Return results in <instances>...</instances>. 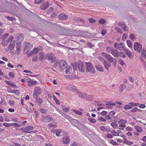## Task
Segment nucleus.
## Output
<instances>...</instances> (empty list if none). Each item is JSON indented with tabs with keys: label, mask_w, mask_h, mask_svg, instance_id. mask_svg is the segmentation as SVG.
Instances as JSON below:
<instances>
[{
	"label": "nucleus",
	"mask_w": 146,
	"mask_h": 146,
	"mask_svg": "<svg viewBox=\"0 0 146 146\" xmlns=\"http://www.w3.org/2000/svg\"><path fill=\"white\" fill-rule=\"evenodd\" d=\"M118 49L119 50H124L126 48L123 43L121 42L119 44Z\"/></svg>",
	"instance_id": "16"
},
{
	"label": "nucleus",
	"mask_w": 146,
	"mask_h": 146,
	"mask_svg": "<svg viewBox=\"0 0 146 146\" xmlns=\"http://www.w3.org/2000/svg\"><path fill=\"white\" fill-rule=\"evenodd\" d=\"M11 125H13L15 127H19L20 126V125L18 123H11Z\"/></svg>",
	"instance_id": "53"
},
{
	"label": "nucleus",
	"mask_w": 146,
	"mask_h": 146,
	"mask_svg": "<svg viewBox=\"0 0 146 146\" xmlns=\"http://www.w3.org/2000/svg\"><path fill=\"white\" fill-rule=\"evenodd\" d=\"M58 66L61 71L67 67L66 62L64 60H60L59 61Z\"/></svg>",
	"instance_id": "4"
},
{
	"label": "nucleus",
	"mask_w": 146,
	"mask_h": 146,
	"mask_svg": "<svg viewBox=\"0 0 146 146\" xmlns=\"http://www.w3.org/2000/svg\"><path fill=\"white\" fill-rule=\"evenodd\" d=\"M110 143L111 144L113 145H118L119 144L116 142L114 141L113 140H111L110 141Z\"/></svg>",
	"instance_id": "41"
},
{
	"label": "nucleus",
	"mask_w": 146,
	"mask_h": 146,
	"mask_svg": "<svg viewBox=\"0 0 146 146\" xmlns=\"http://www.w3.org/2000/svg\"><path fill=\"white\" fill-rule=\"evenodd\" d=\"M30 43L29 42L27 43L24 48V49H27L28 48L29 49L30 47Z\"/></svg>",
	"instance_id": "45"
},
{
	"label": "nucleus",
	"mask_w": 146,
	"mask_h": 146,
	"mask_svg": "<svg viewBox=\"0 0 146 146\" xmlns=\"http://www.w3.org/2000/svg\"><path fill=\"white\" fill-rule=\"evenodd\" d=\"M115 113L113 111H112L108 113V114L111 117L114 115L115 114Z\"/></svg>",
	"instance_id": "49"
},
{
	"label": "nucleus",
	"mask_w": 146,
	"mask_h": 146,
	"mask_svg": "<svg viewBox=\"0 0 146 146\" xmlns=\"http://www.w3.org/2000/svg\"><path fill=\"white\" fill-rule=\"evenodd\" d=\"M127 45L128 47L130 48L131 49H132L133 46H132V44L131 43V41L129 40H127Z\"/></svg>",
	"instance_id": "24"
},
{
	"label": "nucleus",
	"mask_w": 146,
	"mask_h": 146,
	"mask_svg": "<svg viewBox=\"0 0 146 146\" xmlns=\"http://www.w3.org/2000/svg\"><path fill=\"white\" fill-rule=\"evenodd\" d=\"M21 42H19L17 41V43H16V48H20L21 46V44L20 43Z\"/></svg>",
	"instance_id": "61"
},
{
	"label": "nucleus",
	"mask_w": 146,
	"mask_h": 146,
	"mask_svg": "<svg viewBox=\"0 0 146 146\" xmlns=\"http://www.w3.org/2000/svg\"><path fill=\"white\" fill-rule=\"evenodd\" d=\"M133 107L132 106L128 105H125L124 106L125 109L126 110L131 109Z\"/></svg>",
	"instance_id": "27"
},
{
	"label": "nucleus",
	"mask_w": 146,
	"mask_h": 146,
	"mask_svg": "<svg viewBox=\"0 0 146 146\" xmlns=\"http://www.w3.org/2000/svg\"><path fill=\"white\" fill-rule=\"evenodd\" d=\"M44 0H35V3L37 4H40L44 2Z\"/></svg>",
	"instance_id": "29"
},
{
	"label": "nucleus",
	"mask_w": 146,
	"mask_h": 146,
	"mask_svg": "<svg viewBox=\"0 0 146 146\" xmlns=\"http://www.w3.org/2000/svg\"><path fill=\"white\" fill-rule=\"evenodd\" d=\"M118 25L123 28L126 25L124 24L123 22H121L118 23Z\"/></svg>",
	"instance_id": "42"
},
{
	"label": "nucleus",
	"mask_w": 146,
	"mask_h": 146,
	"mask_svg": "<svg viewBox=\"0 0 146 146\" xmlns=\"http://www.w3.org/2000/svg\"><path fill=\"white\" fill-rule=\"evenodd\" d=\"M118 62L121 66H123L124 64V62H123V60L120 58L118 60Z\"/></svg>",
	"instance_id": "47"
},
{
	"label": "nucleus",
	"mask_w": 146,
	"mask_h": 146,
	"mask_svg": "<svg viewBox=\"0 0 146 146\" xmlns=\"http://www.w3.org/2000/svg\"><path fill=\"white\" fill-rule=\"evenodd\" d=\"M58 17L60 19L62 20H65L67 19L68 18V16L63 13H62L59 15Z\"/></svg>",
	"instance_id": "14"
},
{
	"label": "nucleus",
	"mask_w": 146,
	"mask_h": 146,
	"mask_svg": "<svg viewBox=\"0 0 146 146\" xmlns=\"http://www.w3.org/2000/svg\"><path fill=\"white\" fill-rule=\"evenodd\" d=\"M113 136L110 133H108L107 135V137L108 138H112Z\"/></svg>",
	"instance_id": "63"
},
{
	"label": "nucleus",
	"mask_w": 146,
	"mask_h": 146,
	"mask_svg": "<svg viewBox=\"0 0 146 146\" xmlns=\"http://www.w3.org/2000/svg\"><path fill=\"white\" fill-rule=\"evenodd\" d=\"M123 143L129 145H131L133 144V143L130 141H127V140L126 141H123Z\"/></svg>",
	"instance_id": "33"
},
{
	"label": "nucleus",
	"mask_w": 146,
	"mask_h": 146,
	"mask_svg": "<svg viewBox=\"0 0 146 146\" xmlns=\"http://www.w3.org/2000/svg\"><path fill=\"white\" fill-rule=\"evenodd\" d=\"M11 120L14 121L15 122H19V121H18V120H19V119L18 118H11Z\"/></svg>",
	"instance_id": "59"
},
{
	"label": "nucleus",
	"mask_w": 146,
	"mask_h": 146,
	"mask_svg": "<svg viewBox=\"0 0 146 146\" xmlns=\"http://www.w3.org/2000/svg\"><path fill=\"white\" fill-rule=\"evenodd\" d=\"M17 39H18V41L21 42L23 41L24 39L23 35L22 34H20L18 36L16 37Z\"/></svg>",
	"instance_id": "17"
},
{
	"label": "nucleus",
	"mask_w": 146,
	"mask_h": 146,
	"mask_svg": "<svg viewBox=\"0 0 146 146\" xmlns=\"http://www.w3.org/2000/svg\"><path fill=\"white\" fill-rule=\"evenodd\" d=\"M110 120L112 122L114 121L115 123H116L117 121V117H113L111 118Z\"/></svg>",
	"instance_id": "35"
},
{
	"label": "nucleus",
	"mask_w": 146,
	"mask_h": 146,
	"mask_svg": "<svg viewBox=\"0 0 146 146\" xmlns=\"http://www.w3.org/2000/svg\"><path fill=\"white\" fill-rule=\"evenodd\" d=\"M62 141L64 144H68L70 141V139L69 137L65 136L62 138Z\"/></svg>",
	"instance_id": "11"
},
{
	"label": "nucleus",
	"mask_w": 146,
	"mask_h": 146,
	"mask_svg": "<svg viewBox=\"0 0 146 146\" xmlns=\"http://www.w3.org/2000/svg\"><path fill=\"white\" fill-rule=\"evenodd\" d=\"M62 110H63L64 112H68L70 110L68 108H62Z\"/></svg>",
	"instance_id": "57"
},
{
	"label": "nucleus",
	"mask_w": 146,
	"mask_h": 146,
	"mask_svg": "<svg viewBox=\"0 0 146 146\" xmlns=\"http://www.w3.org/2000/svg\"><path fill=\"white\" fill-rule=\"evenodd\" d=\"M106 22V20L103 19H100L98 21V23L100 24H104Z\"/></svg>",
	"instance_id": "28"
},
{
	"label": "nucleus",
	"mask_w": 146,
	"mask_h": 146,
	"mask_svg": "<svg viewBox=\"0 0 146 146\" xmlns=\"http://www.w3.org/2000/svg\"><path fill=\"white\" fill-rule=\"evenodd\" d=\"M134 48L135 50L140 52L142 49L141 45L138 42H135L134 44Z\"/></svg>",
	"instance_id": "7"
},
{
	"label": "nucleus",
	"mask_w": 146,
	"mask_h": 146,
	"mask_svg": "<svg viewBox=\"0 0 146 146\" xmlns=\"http://www.w3.org/2000/svg\"><path fill=\"white\" fill-rule=\"evenodd\" d=\"M111 125L113 127V128H114V127H117L118 125L117 123H113L112 122L111 123H110Z\"/></svg>",
	"instance_id": "50"
},
{
	"label": "nucleus",
	"mask_w": 146,
	"mask_h": 146,
	"mask_svg": "<svg viewBox=\"0 0 146 146\" xmlns=\"http://www.w3.org/2000/svg\"><path fill=\"white\" fill-rule=\"evenodd\" d=\"M40 110L41 112L43 113H46L47 112L46 110L44 108H41Z\"/></svg>",
	"instance_id": "48"
},
{
	"label": "nucleus",
	"mask_w": 146,
	"mask_h": 146,
	"mask_svg": "<svg viewBox=\"0 0 146 146\" xmlns=\"http://www.w3.org/2000/svg\"><path fill=\"white\" fill-rule=\"evenodd\" d=\"M88 120L91 123H94L96 122V120L95 119L93 118L92 117L88 118Z\"/></svg>",
	"instance_id": "25"
},
{
	"label": "nucleus",
	"mask_w": 146,
	"mask_h": 146,
	"mask_svg": "<svg viewBox=\"0 0 146 146\" xmlns=\"http://www.w3.org/2000/svg\"><path fill=\"white\" fill-rule=\"evenodd\" d=\"M134 128L136 130L137 132L141 133L143 131V129L139 126H135L134 127Z\"/></svg>",
	"instance_id": "21"
},
{
	"label": "nucleus",
	"mask_w": 146,
	"mask_h": 146,
	"mask_svg": "<svg viewBox=\"0 0 146 146\" xmlns=\"http://www.w3.org/2000/svg\"><path fill=\"white\" fill-rule=\"evenodd\" d=\"M40 94H39L37 92H36L35 91H34L33 94V97L34 98H35L36 99L38 97L39 95Z\"/></svg>",
	"instance_id": "40"
},
{
	"label": "nucleus",
	"mask_w": 146,
	"mask_h": 146,
	"mask_svg": "<svg viewBox=\"0 0 146 146\" xmlns=\"http://www.w3.org/2000/svg\"><path fill=\"white\" fill-rule=\"evenodd\" d=\"M104 65V66L105 69L107 70H108L109 68L111 66V64L110 62H107L106 60L104 61L103 63Z\"/></svg>",
	"instance_id": "13"
},
{
	"label": "nucleus",
	"mask_w": 146,
	"mask_h": 146,
	"mask_svg": "<svg viewBox=\"0 0 146 146\" xmlns=\"http://www.w3.org/2000/svg\"><path fill=\"white\" fill-rule=\"evenodd\" d=\"M20 131H22V133H31L32 131L29 130L28 126L20 128Z\"/></svg>",
	"instance_id": "9"
},
{
	"label": "nucleus",
	"mask_w": 146,
	"mask_h": 146,
	"mask_svg": "<svg viewBox=\"0 0 146 146\" xmlns=\"http://www.w3.org/2000/svg\"><path fill=\"white\" fill-rule=\"evenodd\" d=\"M45 118L47 119L46 121L48 122L52 121L53 120V118L51 117H50L48 115H46L45 117Z\"/></svg>",
	"instance_id": "39"
},
{
	"label": "nucleus",
	"mask_w": 146,
	"mask_h": 146,
	"mask_svg": "<svg viewBox=\"0 0 146 146\" xmlns=\"http://www.w3.org/2000/svg\"><path fill=\"white\" fill-rule=\"evenodd\" d=\"M66 69L65 72L66 74H70L72 71V68L71 66H67V67L65 68Z\"/></svg>",
	"instance_id": "15"
},
{
	"label": "nucleus",
	"mask_w": 146,
	"mask_h": 146,
	"mask_svg": "<svg viewBox=\"0 0 146 146\" xmlns=\"http://www.w3.org/2000/svg\"><path fill=\"white\" fill-rule=\"evenodd\" d=\"M39 55H40V57H39V59L40 61L43 60L44 58V54L42 53H40L39 54Z\"/></svg>",
	"instance_id": "32"
},
{
	"label": "nucleus",
	"mask_w": 146,
	"mask_h": 146,
	"mask_svg": "<svg viewBox=\"0 0 146 146\" xmlns=\"http://www.w3.org/2000/svg\"><path fill=\"white\" fill-rule=\"evenodd\" d=\"M15 41L14 40H12L10 42V43L8 46V47L9 49H10V50H13L15 47Z\"/></svg>",
	"instance_id": "12"
},
{
	"label": "nucleus",
	"mask_w": 146,
	"mask_h": 146,
	"mask_svg": "<svg viewBox=\"0 0 146 146\" xmlns=\"http://www.w3.org/2000/svg\"><path fill=\"white\" fill-rule=\"evenodd\" d=\"M124 51H125L126 53L129 58H131L132 57V54L129 50L127 49H125Z\"/></svg>",
	"instance_id": "20"
},
{
	"label": "nucleus",
	"mask_w": 146,
	"mask_h": 146,
	"mask_svg": "<svg viewBox=\"0 0 146 146\" xmlns=\"http://www.w3.org/2000/svg\"><path fill=\"white\" fill-rule=\"evenodd\" d=\"M7 92L9 93H15L16 95H19L20 93V91L18 90H9L7 91Z\"/></svg>",
	"instance_id": "18"
},
{
	"label": "nucleus",
	"mask_w": 146,
	"mask_h": 146,
	"mask_svg": "<svg viewBox=\"0 0 146 146\" xmlns=\"http://www.w3.org/2000/svg\"><path fill=\"white\" fill-rule=\"evenodd\" d=\"M141 56L142 57L144 58L146 57V51L145 50H143L142 51V53Z\"/></svg>",
	"instance_id": "54"
},
{
	"label": "nucleus",
	"mask_w": 146,
	"mask_h": 146,
	"mask_svg": "<svg viewBox=\"0 0 146 146\" xmlns=\"http://www.w3.org/2000/svg\"><path fill=\"white\" fill-rule=\"evenodd\" d=\"M5 82L7 84L10 85V86L14 88H17V86L14 84L12 83L11 82L7 80L5 81Z\"/></svg>",
	"instance_id": "19"
},
{
	"label": "nucleus",
	"mask_w": 146,
	"mask_h": 146,
	"mask_svg": "<svg viewBox=\"0 0 146 146\" xmlns=\"http://www.w3.org/2000/svg\"><path fill=\"white\" fill-rule=\"evenodd\" d=\"M38 48H34L32 52H33V54H37L38 52Z\"/></svg>",
	"instance_id": "36"
},
{
	"label": "nucleus",
	"mask_w": 146,
	"mask_h": 146,
	"mask_svg": "<svg viewBox=\"0 0 146 146\" xmlns=\"http://www.w3.org/2000/svg\"><path fill=\"white\" fill-rule=\"evenodd\" d=\"M101 54L103 56L105 57L108 61L112 63L114 66H116V62L117 61L116 59L114 58L111 55L108 54L104 52H102Z\"/></svg>",
	"instance_id": "2"
},
{
	"label": "nucleus",
	"mask_w": 146,
	"mask_h": 146,
	"mask_svg": "<svg viewBox=\"0 0 146 146\" xmlns=\"http://www.w3.org/2000/svg\"><path fill=\"white\" fill-rule=\"evenodd\" d=\"M46 59H47L51 63H52L56 60V57L53 54L50 53L47 54L45 56Z\"/></svg>",
	"instance_id": "5"
},
{
	"label": "nucleus",
	"mask_w": 146,
	"mask_h": 146,
	"mask_svg": "<svg viewBox=\"0 0 146 146\" xmlns=\"http://www.w3.org/2000/svg\"><path fill=\"white\" fill-rule=\"evenodd\" d=\"M8 75L12 79H13L15 77V74L13 72H9Z\"/></svg>",
	"instance_id": "31"
},
{
	"label": "nucleus",
	"mask_w": 146,
	"mask_h": 146,
	"mask_svg": "<svg viewBox=\"0 0 146 146\" xmlns=\"http://www.w3.org/2000/svg\"><path fill=\"white\" fill-rule=\"evenodd\" d=\"M42 100L40 98H37L36 99V102L38 103L39 105L41 104L42 102Z\"/></svg>",
	"instance_id": "30"
},
{
	"label": "nucleus",
	"mask_w": 146,
	"mask_h": 146,
	"mask_svg": "<svg viewBox=\"0 0 146 146\" xmlns=\"http://www.w3.org/2000/svg\"><path fill=\"white\" fill-rule=\"evenodd\" d=\"M125 88L126 86L123 84H121L119 87V88L120 89V90H121V92H122Z\"/></svg>",
	"instance_id": "34"
},
{
	"label": "nucleus",
	"mask_w": 146,
	"mask_h": 146,
	"mask_svg": "<svg viewBox=\"0 0 146 146\" xmlns=\"http://www.w3.org/2000/svg\"><path fill=\"white\" fill-rule=\"evenodd\" d=\"M85 95L83 93H82L79 94V96L82 98H85Z\"/></svg>",
	"instance_id": "62"
},
{
	"label": "nucleus",
	"mask_w": 146,
	"mask_h": 146,
	"mask_svg": "<svg viewBox=\"0 0 146 146\" xmlns=\"http://www.w3.org/2000/svg\"><path fill=\"white\" fill-rule=\"evenodd\" d=\"M95 66L97 70L98 71L102 72H104V68L101 65L100 63L97 62L95 63Z\"/></svg>",
	"instance_id": "8"
},
{
	"label": "nucleus",
	"mask_w": 146,
	"mask_h": 146,
	"mask_svg": "<svg viewBox=\"0 0 146 146\" xmlns=\"http://www.w3.org/2000/svg\"><path fill=\"white\" fill-rule=\"evenodd\" d=\"M106 50L109 53H111L114 57L117 58L119 57V52L117 50L110 46L107 47Z\"/></svg>",
	"instance_id": "1"
},
{
	"label": "nucleus",
	"mask_w": 146,
	"mask_h": 146,
	"mask_svg": "<svg viewBox=\"0 0 146 146\" xmlns=\"http://www.w3.org/2000/svg\"><path fill=\"white\" fill-rule=\"evenodd\" d=\"M98 119L100 121L105 122L106 121V119L103 118L102 117H99L98 118Z\"/></svg>",
	"instance_id": "58"
},
{
	"label": "nucleus",
	"mask_w": 146,
	"mask_h": 146,
	"mask_svg": "<svg viewBox=\"0 0 146 146\" xmlns=\"http://www.w3.org/2000/svg\"><path fill=\"white\" fill-rule=\"evenodd\" d=\"M3 125L6 127H9L11 126L10 123H4L3 124Z\"/></svg>",
	"instance_id": "51"
},
{
	"label": "nucleus",
	"mask_w": 146,
	"mask_h": 146,
	"mask_svg": "<svg viewBox=\"0 0 146 146\" xmlns=\"http://www.w3.org/2000/svg\"><path fill=\"white\" fill-rule=\"evenodd\" d=\"M111 133L115 136H119L118 133L116 132L115 130H112L111 131Z\"/></svg>",
	"instance_id": "37"
},
{
	"label": "nucleus",
	"mask_w": 146,
	"mask_h": 146,
	"mask_svg": "<svg viewBox=\"0 0 146 146\" xmlns=\"http://www.w3.org/2000/svg\"><path fill=\"white\" fill-rule=\"evenodd\" d=\"M100 129L102 131H107V129L104 126H101L100 127Z\"/></svg>",
	"instance_id": "60"
},
{
	"label": "nucleus",
	"mask_w": 146,
	"mask_h": 146,
	"mask_svg": "<svg viewBox=\"0 0 146 146\" xmlns=\"http://www.w3.org/2000/svg\"><path fill=\"white\" fill-rule=\"evenodd\" d=\"M113 45L114 46V47L115 48L117 49L118 48V46H119V44L118 43L116 42Z\"/></svg>",
	"instance_id": "64"
},
{
	"label": "nucleus",
	"mask_w": 146,
	"mask_h": 146,
	"mask_svg": "<svg viewBox=\"0 0 146 146\" xmlns=\"http://www.w3.org/2000/svg\"><path fill=\"white\" fill-rule=\"evenodd\" d=\"M34 91L37 92L39 94H41V90L39 87H36L34 89Z\"/></svg>",
	"instance_id": "23"
},
{
	"label": "nucleus",
	"mask_w": 146,
	"mask_h": 146,
	"mask_svg": "<svg viewBox=\"0 0 146 146\" xmlns=\"http://www.w3.org/2000/svg\"><path fill=\"white\" fill-rule=\"evenodd\" d=\"M78 70L80 72H84L86 70V65H85L83 62L80 61L78 63Z\"/></svg>",
	"instance_id": "6"
},
{
	"label": "nucleus",
	"mask_w": 146,
	"mask_h": 146,
	"mask_svg": "<svg viewBox=\"0 0 146 146\" xmlns=\"http://www.w3.org/2000/svg\"><path fill=\"white\" fill-rule=\"evenodd\" d=\"M71 65L73 67V69L74 70H76L77 69V64L75 63L74 64H71Z\"/></svg>",
	"instance_id": "44"
},
{
	"label": "nucleus",
	"mask_w": 146,
	"mask_h": 146,
	"mask_svg": "<svg viewBox=\"0 0 146 146\" xmlns=\"http://www.w3.org/2000/svg\"><path fill=\"white\" fill-rule=\"evenodd\" d=\"M7 18L9 19V20L10 21H14L15 20V17H10L9 16H7Z\"/></svg>",
	"instance_id": "56"
},
{
	"label": "nucleus",
	"mask_w": 146,
	"mask_h": 146,
	"mask_svg": "<svg viewBox=\"0 0 146 146\" xmlns=\"http://www.w3.org/2000/svg\"><path fill=\"white\" fill-rule=\"evenodd\" d=\"M88 20L89 21V22L90 23H95L96 22V20L92 18H88Z\"/></svg>",
	"instance_id": "26"
},
{
	"label": "nucleus",
	"mask_w": 146,
	"mask_h": 146,
	"mask_svg": "<svg viewBox=\"0 0 146 146\" xmlns=\"http://www.w3.org/2000/svg\"><path fill=\"white\" fill-rule=\"evenodd\" d=\"M49 7V3L48 2H45L42 4L40 7V8L43 10L46 9Z\"/></svg>",
	"instance_id": "10"
},
{
	"label": "nucleus",
	"mask_w": 146,
	"mask_h": 146,
	"mask_svg": "<svg viewBox=\"0 0 146 146\" xmlns=\"http://www.w3.org/2000/svg\"><path fill=\"white\" fill-rule=\"evenodd\" d=\"M37 83L36 81H33L32 80L28 82L27 85L29 86H31L33 85L36 84Z\"/></svg>",
	"instance_id": "22"
},
{
	"label": "nucleus",
	"mask_w": 146,
	"mask_h": 146,
	"mask_svg": "<svg viewBox=\"0 0 146 146\" xmlns=\"http://www.w3.org/2000/svg\"><path fill=\"white\" fill-rule=\"evenodd\" d=\"M129 37L130 39L133 40L135 38V35L133 34H131L130 35Z\"/></svg>",
	"instance_id": "43"
},
{
	"label": "nucleus",
	"mask_w": 146,
	"mask_h": 146,
	"mask_svg": "<svg viewBox=\"0 0 146 146\" xmlns=\"http://www.w3.org/2000/svg\"><path fill=\"white\" fill-rule=\"evenodd\" d=\"M85 63L86 66V72L94 73L95 72V69L92 63L90 62H85Z\"/></svg>",
	"instance_id": "3"
},
{
	"label": "nucleus",
	"mask_w": 146,
	"mask_h": 146,
	"mask_svg": "<svg viewBox=\"0 0 146 146\" xmlns=\"http://www.w3.org/2000/svg\"><path fill=\"white\" fill-rule=\"evenodd\" d=\"M73 111L76 114L79 115H82V113L78 110H73Z\"/></svg>",
	"instance_id": "38"
},
{
	"label": "nucleus",
	"mask_w": 146,
	"mask_h": 146,
	"mask_svg": "<svg viewBox=\"0 0 146 146\" xmlns=\"http://www.w3.org/2000/svg\"><path fill=\"white\" fill-rule=\"evenodd\" d=\"M1 42L2 45L4 46H6L7 45V43H5V40L4 38L2 40Z\"/></svg>",
	"instance_id": "52"
},
{
	"label": "nucleus",
	"mask_w": 146,
	"mask_h": 146,
	"mask_svg": "<svg viewBox=\"0 0 146 146\" xmlns=\"http://www.w3.org/2000/svg\"><path fill=\"white\" fill-rule=\"evenodd\" d=\"M115 29L118 33H119L120 34H122V32L121 28L117 27H115Z\"/></svg>",
	"instance_id": "46"
},
{
	"label": "nucleus",
	"mask_w": 146,
	"mask_h": 146,
	"mask_svg": "<svg viewBox=\"0 0 146 146\" xmlns=\"http://www.w3.org/2000/svg\"><path fill=\"white\" fill-rule=\"evenodd\" d=\"M138 108L136 107H135L133 108L130 111L131 112L133 113L137 111Z\"/></svg>",
	"instance_id": "55"
}]
</instances>
